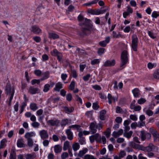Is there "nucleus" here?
Returning <instances> with one entry per match:
<instances>
[{
  "label": "nucleus",
  "instance_id": "1",
  "mask_svg": "<svg viewBox=\"0 0 159 159\" xmlns=\"http://www.w3.org/2000/svg\"><path fill=\"white\" fill-rule=\"evenodd\" d=\"M79 25L81 26H84L81 29L82 32H78L79 35L83 37L84 35L90 33L92 29V25L91 24V20L87 18H84L81 15H80L78 17Z\"/></svg>",
  "mask_w": 159,
  "mask_h": 159
},
{
  "label": "nucleus",
  "instance_id": "2",
  "mask_svg": "<svg viewBox=\"0 0 159 159\" xmlns=\"http://www.w3.org/2000/svg\"><path fill=\"white\" fill-rule=\"evenodd\" d=\"M103 126L102 122L100 121L98 123H97L95 121L91 122L89 125V129L90 132L92 134H94L97 132V129L100 130L102 129Z\"/></svg>",
  "mask_w": 159,
  "mask_h": 159
},
{
  "label": "nucleus",
  "instance_id": "3",
  "mask_svg": "<svg viewBox=\"0 0 159 159\" xmlns=\"http://www.w3.org/2000/svg\"><path fill=\"white\" fill-rule=\"evenodd\" d=\"M128 52L127 51L125 50L121 53V55L120 60L121 63L120 64V67L122 68H124L125 65L128 61Z\"/></svg>",
  "mask_w": 159,
  "mask_h": 159
},
{
  "label": "nucleus",
  "instance_id": "4",
  "mask_svg": "<svg viewBox=\"0 0 159 159\" xmlns=\"http://www.w3.org/2000/svg\"><path fill=\"white\" fill-rule=\"evenodd\" d=\"M134 148L144 151L145 152H150L155 148V146L152 144H150L148 146L145 147L141 145L134 144Z\"/></svg>",
  "mask_w": 159,
  "mask_h": 159
},
{
  "label": "nucleus",
  "instance_id": "5",
  "mask_svg": "<svg viewBox=\"0 0 159 159\" xmlns=\"http://www.w3.org/2000/svg\"><path fill=\"white\" fill-rule=\"evenodd\" d=\"M131 38V48L134 51L136 52L137 51L138 48V38L136 34H134L132 35Z\"/></svg>",
  "mask_w": 159,
  "mask_h": 159
},
{
  "label": "nucleus",
  "instance_id": "6",
  "mask_svg": "<svg viewBox=\"0 0 159 159\" xmlns=\"http://www.w3.org/2000/svg\"><path fill=\"white\" fill-rule=\"evenodd\" d=\"M89 139L91 143L94 142L95 140L98 143H101V135L98 133H96L91 135L89 137Z\"/></svg>",
  "mask_w": 159,
  "mask_h": 159
},
{
  "label": "nucleus",
  "instance_id": "7",
  "mask_svg": "<svg viewBox=\"0 0 159 159\" xmlns=\"http://www.w3.org/2000/svg\"><path fill=\"white\" fill-rule=\"evenodd\" d=\"M140 136L142 141H144L146 139L148 140L151 137V134L143 130L140 131Z\"/></svg>",
  "mask_w": 159,
  "mask_h": 159
},
{
  "label": "nucleus",
  "instance_id": "8",
  "mask_svg": "<svg viewBox=\"0 0 159 159\" xmlns=\"http://www.w3.org/2000/svg\"><path fill=\"white\" fill-rule=\"evenodd\" d=\"M30 31L36 34H39L42 32L41 29L38 26L36 25H34L31 26Z\"/></svg>",
  "mask_w": 159,
  "mask_h": 159
},
{
  "label": "nucleus",
  "instance_id": "9",
  "mask_svg": "<svg viewBox=\"0 0 159 159\" xmlns=\"http://www.w3.org/2000/svg\"><path fill=\"white\" fill-rule=\"evenodd\" d=\"M41 138L43 140L48 139L49 137V135L47 130H40L39 133Z\"/></svg>",
  "mask_w": 159,
  "mask_h": 159
},
{
  "label": "nucleus",
  "instance_id": "10",
  "mask_svg": "<svg viewBox=\"0 0 159 159\" xmlns=\"http://www.w3.org/2000/svg\"><path fill=\"white\" fill-rule=\"evenodd\" d=\"M115 63L116 61L115 60H107L104 62L103 66L104 67L112 66H114Z\"/></svg>",
  "mask_w": 159,
  "mask_h": 159
},
{
  "label": "nucleus",
  "instance_id": "11",
  "mask_svg": "<svg viewBox=\"0 0 159 159\" xmlns=\"http://www.w3.org/2000/svg\"><path fill=\"white\" fill-rule=\"evenodd\" d=\"M55 83L51 82L50 84H45L43 87V91L45 93L48 92L50 89L51 87H52L55 85Z\"/></svg>",
  "mask_w": 159,
  "mask_h": 159
},
{
  "label": "nucleus",
  "instance_id": "12",
  "mask_svg": "<svg viewBox=\"0 0 159 159\" xmlns=\"http://www.w3.org/2000/svg\"><path fill=\"white\" fill-rule=\"evenodd\" d=\"M149 130V132L152 134L154 138V140L157 138L159 139V134L156 129L151 128H150Z\"/></svg>",
  "mask_w": 159,
  "mask_h": 159
},
{
  "label": "nucleus",
  "instance_id": "13",
  "mask_svg": "<svg viewBox=\"0 0 159 159\" xmlns=\"http://www.w3.org/2000/svg\"><path fill=\"white\" fill-rule=\"evenodd\" d=\"M42 77L40 79L41 81H43L48 79L50 77V72L49 71L43 72L42 73Z\"/></svg>",
  "mask_w": 159,
  "mask_h": 159
},
{
  "label": "nucleus",
  "instance_id": "14",
  "mask_svg": "<svg viewBox=\"0 0 159 159\" xmlns=\"http://www.w3.org/2000/svg\"><path fill=\"white\" fill-rule=\"evenodd\" d=\"M28 92L32 94H35L39 93V89L37 88L30 87L29 88Z\"/></svg>",
  "mask_w": 159,
  "mask_h": 159
},
{
  "label": "nucleus",
  "instance_id": "15",
  "mask_svg": "<svg viewBox=\"0 0 159 159\" xmlns=\"http://www.w3.org/2000/svg\"><path fill=\"white\" fill-rule=\"evenodd\" d=\"M48 123L52 126H57L60 123V121L58 120H48Z\"/></svg>",
  "mask_w": 159,
  "mask_h": 159
},
{
  "label": "nucleus",
  "instance_id": "16",
  "mask_svg": "<svg viewBox=\"0 0 159 159\" xmlns=\"http://www.w3.org/2000/svg\"><path fill=\"white\" fill-rule=\"evenodd\" d=\"M66 133L67 135V138L70 140L73 139V134L70 129H67L66 130Z\"/></svg>",
  "mask_w": 159,
  "mask_h": 159
},
{
  "label": "nucleus",
  "instance_id": "17",
  "mask_svg": "<svg viewBox=\"0 0 159 159\" xmlns=\"http://www.w3.org/2000/svg\"><path fill=\"white\" fill-rule=\"evenodd\" d=\"M132 92L134 97L139 98L141 95L140 91L137 88H135L133 89Z\"/></svg>",
  "mask_w": 159,
  "mask_h": 159
},
{
  "label": "nucleus",
  "instance_id": "18",
  "mask_svg": "<svg viewBox=\"0 0 159 159\" xmlns=\"http://www.w3.org/2000/svg\"><path fill=\"white\" fill-rule=\"evenodd\" d=\"M17 145L18 147L20 148L25 147V145L24 143L23 139L21 138L18 139L17 142Z\"/></svg>",
  "mask_w": 159,
  "mask_h": 159
},
{
  "label": "nucleus",
  "instance_id": "19",
  "mask_svg": "<svg viewBox=\"0 0 159 159\" xmlns=\"http://www.w3.org/2000/svg\"><path fill=\"white\" fill-rule=\"evenodd\" d=\"M123 130L120 129L118 132L114 131L113 132L112 135L115 138H116L121 135L123 133Z\"/></svg>",
  "mask_w": 159,
  "mask_h": 159
},
{
  "label": "nucleus",
  "instance_id": "20",
  "mask_svg": "<svg viewBox=\"0 0 159 159\" xmlns=\"http://www.w3.org/2000/svg\"><path fill=\"white\" fill-rule=\"evenodd\" d=\"M63 88V84L61 82H58L55 85L54 89L56 91H59L60 89Z\"/></svg>",
  "mask_w": 159,
  "mask_h": 159
},
{
  "label": "nucleus",
  "instance_id": "21",
  "mask_svg": "<svg viewBox=\"0 0 159 159\" xmlns=\"http://www.w3.org/2000/svg\"><path fill=\"white\" fill-rule=\"evenodd\" d=\"M106 113V111L105 110H103L100 112L99 118L100 120H105L106 119L105 114Z\"/></svg>",
  "mask_w": 159,
  "mask_h": 159
},
{
  "label": "nucleus",
  "instance_id": "22",
  "mask_svg": "<svg viewBox=\"0 0 159 159\" xmlns=\"http://www.w3.org/2000/svg\"><path fill=\"white\" fill-rule=\"evenodd\" d=\"M6 91L7 94L11 93L13 92L14 93V90L13 89L11 88V86L9 84H7L6 87Z\"/></svg>",
  "mask_w": 159,
  "mask_h": 159
},
{
  "label": "nucleus",
  "instance_id": "23",
  "mask_svg": "<svg viewBox=\"0 0 159 159\" xmlns=\"http://www.w3.org/2000/svg\"><path fill=\"white\" fill-rule=\"evenodd\" d=\"M63 108L66 113L72 112L74 109V107H64Z\"/></svg>",
  "mask_w": 159,
  "mask_h": 159
},
{
  "label": "nucleus",
  "instance_id": "24",
  "mask_svg": "<svg viewBox=\"0 0 159 159\" xmlns=\"http://www.w3.org/2000/svg\"><path fill=\"white\" fill-rule=\"evenodd\" d=\"M7 141L6 139H4L2 140L0 143V149L4 148L6 146Z\"/></svg>",
  "mask_w": 159,
  "mask_h": 159
},
{
  "label": "nucleus",
  "instance_id": "25",
  "mask_svg": "<svg viewBox=\"0 0 159 159\" xmlns=\"http://www.w3.org/2000/svg\"><path fill=\"white\" fill-rule=\"evenodd\" d=\"M61 147L59 145H56L54 147V151L55 153H58L61 152Z\"/></svg>",
  "mask_w": 159,
  "mask_h": 159
},
{
  "label": "nucleus",
  "instance_id": "26",
  "mask_svg": "<svg viewBox=\"0 0 159 159\" xmlns=\"http://www.w3.org/2000/svg\"><path fill=\"white\" fill-rule=\"evenodd\" d=\"M48 36L49 38L54 39L59 38V36L57 34L53 33H49Z\"/></svg>",
  "mask_w": 159,
  "mask_h": 159
},
{
  "label": "nucleus",
  "instance_id": "27",
  "mask_svg": "<svg viewBox=\"0 0 159 159\" xmlns=\"http://www.w3.org/2000/svg\"><path fill=\"white\" fill-rule=\"evenodd\" d=\"M30 107L31 110L33 111H35L38 109V107L36 103H32L30 104Z\"/></svg>",
  "mask_w": 159,
  "mask_h": 159
},
{
  "label": "nucleus",
  "instance_id": "28",
  "mask_svg": "<svg viewBox=\"0 0 159 159\" xmlns=\"http://www.w3.org/2000/svg\"><path fill=\"white\" fill-rule=\"evenodd\" d=\"M88 151V149L87 148H85L83 150H81L79 151L78 154V156L80 157H82Z\"/></svg>",
  "mask_w": 159,
  "mask_h": 159
},
{
  "label": "nucleus",
  "instance_id": "29",
  "mask_svg": "<svg viewBox=\"0 0 159 159\" xmlns=\"http://www.w3.org/2000/svg\"><path fill=\"white\" fill-rule=\"evenodd\" d=\"M107 98L108 100V103L109 104H111L112 102H115V98L112 97L110 93L108 94Z\"/></svg>",
  "mask_w": 159,
  "mask_h": 159
},
{
  "label": "nucleus",
  "instance_id": "30",
  "mask_svg": "<svg viewBox=\"0 0 159 159\" xmlns=\"http://www.w3.org/2000/svg\"><path fill=\"white\" fill-rule=\"evenodd\" d=\"M10 159H16V153L14 149H11L9 156Z\"/></svg>",
  "mask_w": 159,
  "mask_h": 159
},
{
  "label": "nucleus",
  "instance_id": "31",
  "mask_svg": "<svg viewBox=\"0 0 159 159\" xmlns=\"http://www.w3.org/2000/svg\"><path fill=\"white\" fill-rule=\"evenodd\" d=\"M80 145L79 143H74L72 145V148L74 151H76L80 148Z\"/></svg>",
  "mask_w": 159,
  "mask_h": 159
},
{
  "label": "nucleus",
  "instance_id": "32",
  "mask_svg": "<svg viewBox=\"0 0 159 159\" xmlns=\"http://www.w3.org/2000/svg\"><path fill=\"white\" fill-rule=\"evenodd\" d=\"M35 135V133L34 132H27L26 133L25 135V137L27 139L30 138V137L34 136Z\"/></svg>",
  "mask_w": 159,
  "mask_h": 159
},
{
  "label": "nucleus",
  "instance_id": "33",
  "mask_svg": "<svg viewBox=\"0 0 159 159\" xmlns=\"http://www.w3.org/2000/svg\"><path fill=\"white\" fill-rule=\"evenodd\" d=\"M133 133L132 131H130L128 132H125L124 134V136L127 138L128 139H129L131 137Z\"/></svg>",
  "mask_w": 159,
  "mask_h": 159
},
{
  "label": "nucleus",
  "instance_id": "34",
  "mask_svg": "<svg viewBox=\"0 0 159 159\" xmlns=\"http://www.w3.org/2000/svg\"><path fill=\"white\" fill-rule=\"evenodd\" d=\"M75 82L74 81H72L69 85L68 88L69 90L72 91L75 88Z\"/></svg>",
  "mask_w": 159,
  "mask_h": 159
},
{
  "label": "nucleus",
  "instance_id": "35",
  "mask_svg": "<svg viewBox=\"0 0 159 159\" xmlns=\"http://www.w3.org/2000/svg\"><path fill=\"white\" fill-rule=\"evenodd\" d=\"M80 126L78 125H72L69 126V129H73L78 130H80Z\"/></svg>",
  "mask_w": 159,
  "mask_h": 159
},
{
  "label": "nucleus",
  "instance_id": "36",
  "mask_svg": "<svg viewBox=\"0 0 159 159\" xmlns=\"http://www.w3.org/2000/svg\"><path fill=\"white\" fill-rule=\"evenodd\" d=\"M69 146V143L68 141H66L63 145V149L64 151H66L67 149H68Z\"/></svg>",
  "mask_w": 159,
  "mask_h": 159
},
{
  "label": "nucleus",
  "instance_id": "37",
  "mask_svg": "<svg viewBox=\"0 0 159 159\" xmlns=\"http://www.w3.org/2000/svg\"><path fill=\"white\" fill-rule=\"evenodd\" d=\"M84 159H97V158L93 155L87 154L84 155Z\"/></svg>",
  "mask_w": 159,
  "mask_h": 159
},
{
  "label": "nucleus",
  "instance_id": "38",
  "mask_svg": "<svg viewBox=\"0 0 159 159\" xmlns=\"http://www.w3.org/2000/svg\"><path fill=\"white\" fill-rule=\"evenodd\" d=\"M111 130L110 128H107L106 131L104 132V134L107 138H109L110 136Z\"/></svg>",
  "mask_w": 159,
  "mask_h": 159
},
{
  "label": "nucleus",
  "instance_id": "39",
  "mask_svg": "<svg viewBox=\"0 0 159 159\" xmlns=\"http://www.w3.org/2000/svg\"><path fill=\"white\" fill-rule=\"evenodd\" d=\"M60 52L56 49H54L50 52V53L52 56L56 57Z\"/></svg>",
  "mask_w": 159,
  "mask_h": 159
},
{
  "label": "nucleus",
  "instance_id": "40",
  "mask_svg": "<svg viewBox=\"0 0 159 159\" xmlns=\"http://www.w3.org/2000/svg\"><path fill=\"white\" fill-rule=\"evenodd\" d=\"M131 31V33H134V31L131 30V27L129 26H127L125 27L123 30V31L124 32L126 33H128Z\"/></svg>",
  "mask_w": 159,
  "mask_h": 159
},
{
  "label": "nucleus",
  "instance_id": "41",
  "mask_svg": "<svg viewBox=\"0 0 159 159\" xmlns=\"http://www.w3.org/2000/svg\"><path fill=\"white\" fill-rule=\"evenodd\" d=\"M27 105V103L25 102L22 103L20 108V113H22L24 111V108Z\"/></svg>",
  "mask_w": 159,
  "mask_h": 159
},
{
  "label": "nucleus",
  "instance_id": "42",
  "mask_svg": "<svg viewBox=\"0 0 159 159\" xmlns=\"http://www.w3.org/2000/svg\"><path fill=\"white\" fill-rule=\"evenodd\" d=\"M56 57H57V59L59 62H62L63 61V55L60 52L59 54H58Z\"/></svg>",
  "mask_w": 159,
  "mask_h": 159
},
{
  "label": "nucleus",
  "instance_id": "43",
  "mask_svg": "<svg viewBox=\"0 0 159 159\" xmlns=\"http://www.w3.org/2000/svg\"><path fill=\"white\" fill-rule=\"evenodd\" d=\"M98 0H94L90 2L86 3L84 5L88 6H91L92 4L96 3L98 2Z\"/></svg>",
  "mask_w": 159,
  "mask_h": 159
},
{
  "label": "nucleus",
  "instance_id": "44",
  "mask_svg": "<svg viewBox=\"0 0 159 159\" xmlns=\"http://www.w3.org/2000/svg\"><path fill=\"white\" fill-rule=\"evenodd\" d=\"M68 123V120L67 119H66L62 120L61 123V126H65L67 125Z\"/></svg>",
  "mask_w": 159,
  "mask_h": 159
},
{
  "label": "nucleus",
  "instance_id": "45",
  "mask_svg": "<svg viewBox=\"0 0 159 159\" xmlns=\"http://www.w3.org/2000/svg\"><path fill=\"white\" fill-rule=\"evenodd\" d=\"M100 60L99 59H94L91 61V64L93 65L99 63Z\"/></svg>",
  "mask_w": 159,
  "mask_h": 159
},
{
  "label": "nucleus",
  "instance_id": "46",
  "mask_svg": "<svg viewBox=\"0 0 159 159\" xmlns=\"http://www.w3.org/2000/svg\"><path fill=\"white\" fill-rule=\"evenodd\" d=\"M154 77L156 79H159V69L156 70L153 74Z\"/></svg>",
  "mask_w": 159,
  "mask_h": 159
},
{
  "label": "nucleus",
  "instance_id": "47",
  "mask_svg": "<svg viewBox=\"0 0 159 159\" xmlns=\"http://www.w3.org/2000/svg\"><path fill=\"white\" fill-rule=\"evenodd\" d=\"M126 155V152L124 150L120 151L119 154V156L121 158L124 157Z\"/></svg>",
  "mask_w": 159,
  "mask_h": 159
},
{
  "label": "nucleus",
  "instance_id": "48",
  "mask_svg": "<svg viewBox=\"0 0 159 159\" xmlns=\"http://www.w3.org/2000/svg\"><path fill=\"white\" fill-rule=\"evenodd\" d=\"M36 157L35 154H27L26 156V159H34Z\"/></svg>",
  "mask_w": 159,
  "mask_h": 159
},
{
  "label": "nucleus",
  "instance_id": "49",
  "mask_svg": "<svg viewBox=\"0 0 159 159\" xmlns=\"http://www.w3.org/2000/svg\"><path fill=\"white\" fill-rule=\"evenodd\" d=\"M34 74L37 76H40L42 75L43 72L39 70H36L34 71Z\"/></svg>",
  "mask_w": 159,
  "mask_h": 159
},
{
  "label": "nucleus",
  "instance_id": "50",
  "mask_svg": "<svg viewBox=\"0 0 159 159\" xmlns=\"http://www.w3.org/2000/svg\"><path fill=\"white\" fill-rule=\"evenodd\" d=\"M31 125L34 128H38L39 127L40 124L39 122L35 121L32 123Z\"/></svg>",
  "mask_w": 159,
  "mask_h": 159
},
{
  "label": "nucleus",
  "instance_id": "51",
  "mask_svg": "<svg viewBox=\"0 0 159 159\" xmlns=\"http://www.w3.org/2000/svg\"><path fill=\"white\" fill-rule=\"evenodd\" d=\"M130 119L134 121H137L138 120V118L136 115L131 114L129 116Z\"/></svg>",
  "mask_w": 159,
  "mask_h": 159
},
{
  "label": "nucleus",
  "instance_id": "52",
  "mask_svg": "<svg viewBox=\"0 0 159 159\" xmlns=\"http://www.w3.org/2000/svg\"><path fill=\"white\" fill-rule=\"evenodd\" d=\"M93 108L95 110H97L99 108L98 103V102H94L93 103Z\"/></svg>",
  "mask_w": 159,
  "mask_h": 159
},
{
  "label": "nucleus",
  "instance_id": "53",
  "mask_svg": "<svg viewBox=\"0 0 159 159\" xmlns=\"http://www.w3.org/2000/svg\"><path fill=\"white\" fill-rule=\"evenodd\" d=\"M148 67L149 69H152L154 67H155L156 66V63L152 64L151 62L148 63Z\"/></svg>",
  "mask_w": 159,
  "mask_h": 159
},
{
  "label": "nucleus",
  "instance_id": "54",
  "mask_svg": "<svg viewBox=\"0 0 159 159\" xmlns=\"http://www.w3.org/2000/svg\"><path fill=\"white\" fill-rule=\"evenodd\" d=\"M105 50V48H100L98 49V53L99 55H101L104 52Z\"/></svg>",
  "mask_w": 159,
  "mask_h": 159
},
{
  "label": "nucleus",
  "instance_id": "55",
  "mask_svg": "<svg viewBox=\"0 0 159 159\" xmlns=\"http://www.w3.org/2000/svg\"><path fill=\"white\" fill-rule=\"evenodd\" d=\"M138 127H141L142 126H144L145 125V122L143 121H140L138 122Z\"/></svg>",
  "mask_w": 159,
  "mask_h": 159
},
{
  "label": "nucleus",
  "instance_id": "56",
  "mask_svg": "<svg viewBox=\"0 0 159 159\" xmlns=\"http://www.w3.org/2000/svg\"><path fill=\"white\" fill-rule=\"evenodd\" d=\"M159 16V14L156 11H153L152 13V16L153 18H156Z\"/></svg>",
  "mask_w": 159,
  "mask_h": 159
},
{
  "label": "nucleus",
  "instance_id": "57",
  "mask_svg": "<svg viewBox=\"0 0 159 159\" xmlns=\"http://www.w3.org/2000/svg\"><path fill=\"white\" fill-rule=\"evenodd\" d=\"M33 39L37 43H39L41 41V39L40 37L36 36L33 38Z\"/></svg>",
  "mask_w": 159,
  "mask_h": 159
},
{
  "label": "nucleus",
  "instance_id": "58",
  "mask_svg": "<svg viewBox=\"0 0 159 159\" xmlns=\"http://www.w3.org/2000/svg\"><path fill=\"white\" fill-rule=\"evenodd\" d=\"M43 146L45 147H47L49 144V143L50 142V140H46V139H45L43 140Z\"/></svg>",
  "mask_w": 159,
  "mask_h": 159
},
{
  "label": "nucleus",
  "instance_id": "59",
  "mask_svg": "<svg viewBox=\"0 0 159 159\" xmlns=\"http://www.w3.org/2000/svg\"><path fill=\"white\" fill-rule=\"evenodd\" d=\"M92 87L93 89L96 90H100L102 89L101 86L98 85H92Z\"/></svg>",
  "mask_w": 159,
  "mask_h": 159
},
{
  "label": "nucleus",
  "instance_id": "60",
  "mask_svg": "<svg viewBox=\"0 0 159 159\" xmlns=\"http://www.w3.org/2000/svg\"><path fill=\"white\" fill-rule=\"evenodd\" d=\"M40 80L34 79L31 81V84L32 85H34L36 83L39 84L40 83Z\"/></svg>",
  "mask_w": 159,
  "mask_h": 159
},
{
  "label": "nucleus",
  "instance_id": "61",
  "mask_svg": "<svg viewBox=\"0 0 159 159\" xmlns=\"http://www.w3.org/2000/svg\"><path fill=\"white\" fill-rule=\"evenodd\" d=\"M42 58L43 61H45L48 60L49 57L47 54H45L42 56Z\"/></svg>",
  "mask_w": 159,
  "mask_h": 159
},
{
  "label": "nucleus",
  "instance_id": "62",
  "mask_svg": "<svg viewBox=\"0 0 159 159\" xmlns=\"http://www.w3.org/2000/svg\"><path fill=\"white\" fill-rule=\"evenodd\" d=\"M123 110L120 107L117 106L116 108V112L117 113H122Z\"/></svg>",
  "mask_w": 159,
  "mask_h": 159
},
{
  "label": "nucleus",
  "instance_id": "63",
  "mask_svg": "<svg viewBox=\"0 0 159 159\" xmlns=\"http://www.w3.org/2000/svg\"><path fill=\"white\" fill-rule=\"evenodd\" d=\"M61 157L62 159H65L68 157V154L67 152H64L62 153Z\"/></svg>",
  "mask_w": 159,
  "mask_h": 159
},
{
  "label": "nucleus",
  "instance_id": "64",
  "mask_svg": "<svg viewBox=\"0 0 159 159\" xmlns=\"http://www.w3.org/2000/svg\"><path fill=\"white\" fill-rule=\"evenodd\" d=\"M90 77V75L89 74H88L83 77V80L85 81H87L89 80Z\"/></svg>",
  "mask_w": 159,
  "mask_h": 159
}]
</instances>
